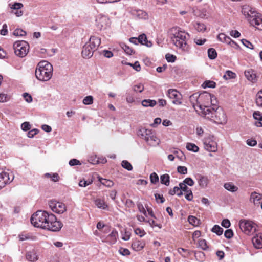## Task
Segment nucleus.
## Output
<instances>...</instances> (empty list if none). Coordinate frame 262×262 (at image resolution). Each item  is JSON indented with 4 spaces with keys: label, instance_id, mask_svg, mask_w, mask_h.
Returning a JSON list of instances; mask_svg holds the SVG:
<instances>
[{
    "label": "nucleus",
    "instance_id": "46",
    "mask_svg": "<svg viewBox=\"0 0 262 262\" xmlns=\"http://www.w3.org/2000/svg\"><path fill=\"white\" fill-rule=\"evenodd\" d=\"M13 35L16 36H24L26 35V32L21 29H16L14 31Z\"/></svg>",
    "mask_w": 262,
    "mask_h": 262
},
{
    "label": "nucleus",
    "instance_id": "31",
    "mask_svg": "<svg viewBox=\"0 0 262 262\" xmlns=\"http://www.w3.org/2000/svg\"><path fill=\"white\" fill-rule=\"evenodd\" d=\"M255 103L259 107H262V90L259 91L256 95Z\"/></svg>",
    "mask_w": 262,
    "mask_h": 262
},
{
    "label": "nucleus",
    "instance_id": "38",
    "mask_svg": "<svg viewBox=\"0 0 262 262\" xmlns=\"http://www.w3.org/2000/svg\"><path fill=\"white\" fill-rule=\"evenodd\" d=\"M198 247L203 250H206L208 248L206 240L202 239L198 241Z\"/></svg>",
    "mask_w": 262,
    "mask_h": 262
},
{
    "label": "nucleus",
    "instance_id": "62",
    "mask_svg": "<svg viewBox=\"0 0 262 262\" xmlns=\"http://www.w3.org/2000/svg\"><path fill=\"white\" fill-rule=\"evenodd\" d=\"M23 97L27 102L31 103L32 101V97L28 93H24L23 94Z\"/></svg>",
    "mask_w": 262,
    "mask_h": 262
},
{
    "label": "nucleus",
    "instance_id": "52",
    "mask_svg": "<svg viewBox=\"0 0 262 262\" xmlns=\"http://www.w3.org/2000/svg\"><path fill=\"white\" fill-rule=\"evenodd\" d=\"M21 128L24 131H27L31 129V125L28 122H25L21 124Z\"/></svg>",
    "mask_w": 262,
    "mask_h": 262
},
{
    "label": "nucleus",
    "instance_id": "41",
    "mask_svg": "<svg viewBox=\"0 0 262 262\" xmlns=\"http://www.w3.org/2000/svg\"><path fill=\"white\" fill-rule=\"evenodd\" d=\"M208 55L210 59H214L216 57L217 53L215 49L210 48L208 50Z\"/></svg>",
    "mask_w": 262,
    "mask_h": 262
},
{
    "label": "nucleus",
    "instance_id": "18",
    "mask_svg": "<svg viewBox=\"0 0 262 262\" xmlns=\"http://www.w3.org/2000/svg\"><path fill=\"white\" fill-rule=\"evenodd\" d=\"M95 51V49H93V48L91 47H90L85 43L83 47L81 54L83 58H90L93 56Z\"/></svg>",
    "mask_w": 262,
    "mask_h": 262
},
{
    "label": "nucleus",
    "instance_id": "6",
    "mask_svg": "<svg viewBox=\"0 0 262 262\" xmlns=\"http://www.w3.org/2000/svg\"><path fill=\"white\" fill-rule=\"evenodd\" d=\"M137 135L144 140L149 146L156 147L160 143V140L157 137L155 132L151 129L141 127L137 131Z\"/></svg>",
    "mask_w": 262,
    "mask_h": 262
},
{
    "label": "nucleus",
    "instance_id": "1",
    "mask_svg": "<svg viewBox=\"0 0 262 262\" xmlns=\"http://www.w3.org/2000/svg\"><path fill=\"white\" fill-rule=\"evenodd\" d=\"M30 220L34 227L53 232L59 231L62 226V223L57 220L53 214H49L46 211H36L32 215Z\"/></svg>",
    "mask_w": 262,
    "mask_h": 262
},
{
    "label": "nucleus",
    "instance_id": "37",
    "mask_svg": "<svg viewBox=\"0 0 262 262\" xmlns=\"http://www.w3.org/2000/svg\"><path fill=\"white\" fill-rule=\"evenodd\" d=\"M215 82L210 80H206L202 84V86L204 89L206 88H214L215 87Z\"/></svg>",
    "mask_w": 262,
    "mask_h": 262
},
{
    "label": "nucleus",
    "instance_id": "51",
    "mask_svg": "<svg viewBox=\"0 0 262 262\" xmlns=\"http://www.w3.org/2000/svg\"><path fill=\"white\" fill-rule=\"evenodd\" d=\"M138 210L142 213L145 216H147V212L143 205L141 203H137Z\"/></svg>",
    "mask_w": 262,
    "mask_h": 262
},
{
    "label": "nucleus",
    "instance_id": "2",
    "mask_svg": "<svg viewBox=\"0 0 262 262\" xmlns=\"http://www.w3.org/2000/svg\"><path fill=\"white\" fill-rule=\"evenodd\" d=\"M213 95L206 92L194 93L190 96L189 99L196 112L205 117H210L211 104L213 103Z\"/></svg>",
    "mask_w": 262,
    "mask_h": 262
},
{
    "label": "nucleus",
    "instance_id": "16",
    "mask_svg": "<svg viewBox=\"0 0 262 262\" xmlns=\"http://www.w3.org/2000/svg\"><path fill=\"white\" fill-rule=\"evenodd\" d=\"M9 6L11 9L15 10L14 13L17 17H20L23 15L24 12L20 10L23 7L22 3L15 2L14 4H10Z\"/></svg>",
    "mask_w": 262,
    "mask_h": 262
},
{
    "label": "nucleus",
    "instance_id": "27",
    "mask_svg": "<svg viewBox=\"0 0 262 262\" xmlns=\"http://www.w3.org/2000/svg\"><path fill=\"white\" fill-rule=\"evenodd\" d=\"M18 238L19 239V241H24L25 240H30V239L34 241V240L36 239V236H33L32 234H31L30 233H22L18 235Z\"/></svg>",
    "mask_w": 262,
    "mask_h": 262
},
{
    "label": "nucleus",
    "instance_id": "17",
    "mask_svg": "<svg viewBox=\"0 0 262 262\" xmlns=\"http://www.w3.org/2000/svg\"><path fill=\"white\" fill-rule=\"evenodd\" d=\"M95 206L99 209L108 210V205L105 202L104 198H96L94 200Z\"/></svg>",
    "mask_w": 262,
    "mask_h": 262
},
{
    "label": "nucleus",
    "instance_id": "24",
    "mask_svg": "<svg viewBox=\"0 0 262 262\" xmlns=\"http://www.w3.org/2000/svg\"><path fill=\"white\" fill-rule=\"evenodd\" d=\"M117 237H118L117 231L115 230H113L111 232V233L106 237L105 240L103 241L108 243L110 244H114L116 242Z\"/></svg>",
    "mask_w": 262,
    "mask_h": 262
},
{
    "label": "nucleus",
    "instance_id": "54",
    "mask_svg": "<svg viewBox=\"0 0 262 262\" xmlns=\"http://www.w3.org/2000/svg\"><path fill=\"white\" fill-rule=\"evenodd\" d=\"M137 40L139 41V43L144 45L147 40L146 36L144 34H141L137 38Z\"/></svg>",
    "mask_w": 262,
    "mask_h": 262
},
{
    "label": "nucleus",
    "instance_id": "45",
    "mask_svg": "<svg viewBox=\"0 0 262 262\" xmlns=\"http://www.w3.org/2000/svg\"><path fill=\"white\" fill-rule=\"evenodd\" d=\"M121 165L124 168L127 169L128 171H130L133 169V167L131 164L126 160L122 161Z\"/></svg>",
    "mask_w": 262,
    "mask_h": 262
},
{
    "label": "nucleus",
    "instance_id": "13",
    "mask_svg": "<svg viewBox=\"0 0 262 262\" xmlns=\"http://www.w3.org/2000/svg\"><path fill=\"white\" fill-rule=\"evenodd\" d=\"M204 148L209 152H216L217 143L212 138H205L204 140Z\"/></svg>",
    "mask_w": 262,
    "mask_h": 262
},
{
    "label": "nucleus",
    "instance_id": "29",
    "mask_svg": "<svg viewBox=\"0 0 262 262\" xmlns=\"http://www.w3.org/2000/svg\"><path fill=\"white\" fill-rule=\"evenodd\" d=\"M224 187L226 190L232 192H236L238 189L236 186L234 185L231 182L225 183Z\"/></svg>",
    "mask_w": 262,
    "mask_h": 262
},
{
    "label": "nucleus",
    "instance_id": "60",
    "mask_svg": "<svg viewBox=\"0 0 262 262\" xmlns=\"http://www.w3.org/2000/svg\"><path fill=\"white\" fill-rule=\"evenodd\" d=\"M166 59L168 62H173L176 59V56L172 54H167L166 55Z\"/></svg>",
    "mask_w": 262,
    "mask_h": 262
},
{
    "label": "nucleus",
    "instance_id": "19",
    "mask_svg": "<svg viewBox=\"0 0 262 262\" xmlns=\"http://www.w3.org/2000/svg\"><path fill=\"white\" fill-rule=\"evenodd\" d=\"M262 200V194L255 191L251 193L250 198V201L256 206H259L260 201Z\"/></svg>",
    "mask_w": 262,
    "mask_h": 262
},
{
    "label": "nucleus",
    "instance_id": "22",
    "mask_svg": "<svg viewBox=\"0 0 262 262\" xmlns=\"http://www.w3.org/2000/svg\"><path fill=\"white\" fill-rule=\"evenodd\" d=\"M131 13L133 16L139 19H147L148 18V14L142 10H133Z\"/></svg>",
    "mask_w": 262,
    "mask_h": 262
},
{
    "label": "nucleus",
    "instance_id": "53",
    "mask_svg": "<svg viewBox=\"0 0 262 262\" xmlns=\"http://www.w3.org/2000/svg\"><path fill=\"white\" fill-rule=\"evenodd\" d=\"M242 43L247 48L253 49V45L246 39H243L241 40Z\"/></svg>",
    "mask_w": 262,
    "mask_h": 262
},
{
    "label": "nucleus",
    "instance_id": "5",
    "mask_svg": "<svg viewBox=\"0 0 262 262\" xmlns=\"http://www.w3.org/2000/svg\"><path fill=\"white\" fill-rule=\"evenodd\" d=\"M53 75V67L47 61H42L38 63L35 71V76L40 81H47Z\"/></svg>",
    "mask_w": 262,
    "mask_h": 262
},
{
    "label": "nucleus",
    "instance_id": "11",
    "mask_svg": "<svg viewBox=\"0 0 262 262\" xmlns=\"http://www.w3.org/2000/svg\"><path fill=\"white\" fill-rule=\"evenodd\" d=\"M49 206L55 213L61 214L66 211V205L56 200H51L49 202Z\"/></svg>",
    "mask_w": 262,
    "mask_h": 262
},
{
    "label": "nucleus",
    "instance_id": "49",
    "mask_svg": "<svg viewBox=\"0 0 262 262\" xmlns=\"http://www.w3.org/2000/svg\"><path fill=\"white\" fill-rule=\"evenodd\" d=\"M127 64L132 67L137 72L141 70V67L138 61H136L134 64L127 63Z\"/></svg>",
    "mask_w": 262,
    "mask_h": 262
},
{
    "label": "nucleus",
    "instance_id": "20",
    "mask_svg": "<svg viewBox=\"0 0 262 262\" xmlns=\"http://www.w3.org/2000/svg\"><path fill=\"white\" fill-rule=\"evenodd\" d=\"M252 244L256 249L262 248V233L257 234L252 238Z\"/></svg>",
    "mask_w": 262,
    "mask_h": 262
},
{
    "label": "nucleus",
    "instance_id": "4",
    "mask_svg": "<svg viewBox=\"0 0 262 262\" xmlns=\"http://www.w3.org/2000/svg\"><path fill=\"white\" fill-rule=\"evenodd\" d=\"M242 13L251 25L255 27L258 30H262V14L247 5L242 7Z\"/></svg>",
    "mask_w": 262,
    "mask_h": 262
},
{
    "label": "nucleus",
    "instance_id": "8",
    "mask_svg": "<svg viewBox=\"0 0 262 262\" xmlns=\"http://www.w3.org/2000/svg\"><path fill=\"white\" fill-rule=\"evenodd\" d=\"M13 49L14 53L17 56L23 58L28 53L29 45L26 41H17L13 44Z\"/></svg>",
    "mask_w": 262,
    "mask_h": 262
},
{
    "label": "nucleus",
    "instance_id": "42",
    "mask_svg": "<svg viewBox=\"0 0 262 262\" xmlns=\"http://www.w3.org/2000/svg\"><path fill=\"white\" fill-rule=\"evenodd\" d=\"M11 98L10 95L0 93V102L4 103L8 101Z\"/></svg>",
    "mask_w": 262,
    "mask_h": 262
},
{
    "label": "nucleus",
    "instance_id": "9",
    "mask_svg": "<svg viewBox=\"0 0 262 262\" xmlns=\"http://www.w3.org/2000/svg\"><path fill=\"white\" fill-rule=\"evenodd\" d=\"M239 226L242 231L246 234H250L256 231V226L251 221L243 220L240 221Z\"/></svg>",
    "mask_w": 262,
    "mask_h": 262
},
{
    "label": "nucleus",
    "instance_id": "33",
    "mask_svg": "<svg viewBox=\"0 0 262 262\" xmlns=\"http://www.w3.org/2000/svg\"><path fill=\"white\" fill-rule=\"evenodd\" d=\"M156 101L154 100L145 99L142 101V105L144 107H153L156 104Z\"/></svg>",
    "mask_w": 262,
    "mask_h": 262
},
{
    "label": "nucleus",
    "instance_id": "32",
    "mask_svg": "<svg viewBox=\"0 0 262 262\" xmlns=\"http://www.w3.org/2000/svg\"><path fill=\"white\" fill-rule=\"evenodd\" d=\"M189 223L194 226H198L200 224V221L194 216H189L188 217Z\"/></svg>",
    "mask_w": 262,
    "mask_h": 262
},
{
    "label": "nucleus",
    "instance_id": "40",
    "mask_svg": "<svg viewBox=\"0 0 262 262\" xmlns=\"http://www.w3.org/2000/svg\"><path fill=\"white\" fill-rule=\"evenodd\" d=\"M236 76V74L233 72L228 70L226 72L225 75L223 76V78L226 79H230L231 78H234Z\"/></svg>",
    "mask_w": 262,
    "mask_h": 262
},
{
    "label": "nucleus",
    "instance_id": "55",
    "mask_svg": "<svg viewBox=\"0 0 262 262\" xmlns=\"http://www.w3.org/2000/svg\"><path fill=\"white\" fill-rule=\"evenodd\" d=\"M177 171L181 174H186L187 173V168L185 166H179L177 167Z\"/></svg>",
    "mask_w": 262,
    "mask_h": 262
},
{
    "label": "nucleus",
    "instance_id": "21",
    "mask_svg": "<svg viewBox=\"0 0 262 262\" xmlns=\"http://www.w3.org/2000/svg\"><path fill=\"white\" fill-rule=\"evenodd\" d=\"M146 245L144 241L135 240L132 244V248L136 251L142 250Z\"/></svg>",
    "mask_w": 262,
    "mask_h": 262
},
{
    "label": "nucleus",
    "instance_id": "10",
    "mask_svg": "<svg viewBox=\"0 0 262 262\" xmlns=\"http://www.w3.org/2000/svg\"><path fill=\"white\" fill-rule=\"evenodd\" d=\"M14 178V175L0 169V189L11 182Z\"/></svg>",
    "mask_w": 262,
    "mask_h": 262
},
{
    "label": "nucleus",
    "instance_id": "57",
    "mask_svg": "<svg viewBox=\"0 0 262 262\" xmlns=\"http://www.w3.org/2000/svg\"><path fill=\"white\" fill-rule=\"evenodd\" d=\"M119 253L123 256L129 255L130 254L129 250L128 249L121 248L119 250Z\"/></svg>",
    "mask_w": 262,
    "mask_h": 262
},
{
    "label": "nucleus",
    "instance_id": "44",
    "mask_svg": "<svg viewBox=\"0 0 262 262\" xmlns=\"http://www.w3.org/2000/svg\"><path fill=\"white\" fill-rule=\"evenodd\" d=\"M121 47L126 54L131 55L133 53V49L128 46L124 43H122L121 45Z\"/></svg>",
    "mask_w": 262,
    "mask_h": 262
},
{
    "label": "nucleus",
    "instance_id": "58",
    "mask_svg": "<svg viewBox=\"0 0 262 262\" xmlns=\"http://www.w3.org/2000/svg\"><path fill=\"white\" fill-rule=\"evenodd\" d=\"M206 41L205 38H195L194 42L198 45H203Z\"/></svg>",
    "mask_w": 262,
    "mask_h": 262
},
{
    "label": "nucleus",
    "instance_id": "23",
    "mask_svg": "<svg viewBox=\"0 0 262 262\" xmlns=\"http://www.w3.org/2000/svg\"><path fill=\"white\" fill-rule=\"evenodd\" d=\"M26 257L28 261L34 262L38 259L39 256L35 250H32L26 253Z\"/></svg>",
    "mask_w": 262,
    "mask_h": 262
},
{
    "label": "nucleus",
    "instance_id": "12",
    "mask_svg": "<svg viewBox=\"0 0 262 262\" xmlns=\"http://www.w3.org/2000/svg\"><path fill=\"white\" fill-rule=\"evenodd\" d=\"M167 95L168 97L172 99V103L176 105L182 104V95L176 89H169L168 91Z\"/></svg>",
    "mask_w": 262,
    "mask_h": 262
},
{
    "label": "nucleus",
    "instance_id": "47",
    "mask_svg": "<svg viewBox=\"0 0 262 262\" xmlns=\"http://www.w3.org/2000/svg\"><path fill=\"white\" fill-rule=\"evenodd\" d=\"M93 103V97L92 96H88L83 100V103L85 105H90Z\"/></svg>",
    "mask_w": 262,
    "mask_h": 262
},
{
    "label": "nucleus",
    "instance_id": "14",
    "mask_svg": "<svg viewBox=\"0 0 262 262\" xmlns=\"http://www.w3.org/2000/svg\"><path fill=\"white\" fill-rule=\"evenodd\" d=\"M96 26L99 29L105 28L110 25V19L106 16L99 14L96 19Z\"/></svg>",
    "mask_w": 262,
    "mask_h": 262
},
{
    "label": "nucleus",
    "instance_id": "25",
    "mask_svg": "<svg viewBox=\"0 0 262 262\" xmlns=\"http://www.w3.org/2000/svg\"><path fill=\"white\" fill-rule=\"evenodd\" d=\"M245 76L248 80L254 83L256 81V75L252 70H248L245 71Z\"/></svg>",
    "mask_w": 262,
    "mask_h": 262
},
{
    "label": "nucleus",
    "instance_id": "56",
    "mask_svg": "<svg viewBox=\"0 0 262 262\" xmlns=\"http://www.w3.org/2000/svg\"><path fill=\"white\" fill-rule=\"evenodd\" d=\"M39 130L37 129H33L28 132L27 133V136L28 138H33L35 135L37 134Z\"/></svg>",
    "mask_w": 262,
    "mask_h": 262
},
{
    "label": "nucleus",
    "instance_id": "48",
    "mask_svg": "<svg viewBox=\"0 0 262 262\" xmlns=\"http://www.w3.org/2000/svg\"><path fill=\"white\" fill-rule=\"evenodd\" d=\"M150 181L153 184H156L159 181V177L155 172L152 173L150 176Z\"/></svg>",
    "mask_w": 262,
    "mask_h": 262
},
{
    "label": "nucleus",
    "instance_id": "34",
    "mask_svg": "<svg viewBox=\"0 0 262 262\" xmlns=\"http://www.w3.org/2000/svg\"><path fill=\"white\" fill-rule=\"evenodd\" d=\"M194 28L198 32H204L206 30V26L202 23L196 22L194 24Z\"/></svg>",
    "mask_w": 262,
    "mask_h": 262
},
{
    "label": "nucleus",
    "instance_id": "3",
    "mask_svg": "<svg viewBox=\"0 0 262 262\" xmlns=\"http://www.w3.org/2000/svg\"><path fill=\"white\" fill-rule=\"evenodd\" d=\"M169 35L172 43L185 53L190 51V47L187 43V36L189 34L179 27L171 28L169 31Z\"/></svg>",
    "mask_w": 262,
    "mask_h": 262
},
{
    "label": "nucleus",
    "instance_id": "43",
    "mask_svg": "<svg viewBox=\"0 0 262 262\" xmlns=\"http://www.w3.org/2000/svg\"><path fill=\"white\" fill-rule=\"evenodd\" d=\"M212 231L215 233L217 235H222L223 232V229L220 226L218 225H215L212 229Z\"/></svg>",
    "mask_w": 262,
    "mask_h": 262
},
{
    "label": "nucleus",
    "instance_id": "61",
    "mask_svg": "<svg viewBox=\"0 0 262 262\" xmlns=\"http://www.w3.org/2000/svg\"><path fill=\"white\" fill-rule=\"evenodd\" d=\"M253 116L255 120H262V113H261L260 112H254L253 113Z\"/></svg>",
    "mask_w": 262,
    "mask_h": 262
},
{
    "label": "nucleus",
    "instance_id": "35",
    "mask_svg": "<svg viewBox=\"0 0 262 262\" xmlns=\"http://www.w3.org/2000/svg\"><path fill=\"white\" fill-rule=\"evenodd\" d=\"M169 176L168 174H164L160 177V181L161 183L165 185L166 186H168L169 185Z\"/></svg>",
    "mask_w": 262,
    "mask_h": 262
},
{
    "label": "nucleus",
    "instance_id": "50",
    "mask_svg": "<svg viewBox=\"0 0 262 262\" xmlns=\"http://www.w3.org/2000/svg\"><path fill=\"white\" fill-rule=\"evenodd\" d=\"M133 90L136 92H142L144 90V86L140 83L134 86Z\"/></svg>",
    "mask_w": 262,
    "mask_h": 262
},
{
    "label": "nucleus",
    "instance_id": "36",
    "mask_svg": "<svg viewBox=\"0 0 262 262\" xmlns=\"http://www.w3.org/2000/svg\"><path fill=\"white\" fill-rule=\"evenodd\" d=\"M186 147L187 150L194 152H198L199 150L198 146L192 143H187Z\"/></svg>",
    "mask_w": 262,
    "mask_h": 262
},
{
    "label": "nucleus",
    "instance_id": "59",
    "mask_svg": "<svg viewBox=\"0 0 262 262\" xmlns=\"http://www.w3.org/2000/svg\"><path fill=\"white\" fill-rule=\"evenodd\" d=\"M134 231L135 234L139 235L140 237H143L145 234L144 230L140 228H136L135 229Z\"/></svg>",
    "mask_w": 262,
    "mask_h": 262
},
{
    "label": "nucleus",
    "instance_id": "15",
    "mask_svg": "<svg viewBox=\"0 0 262 262\" xmlns=\"http://www.w3.org/2000/svg\"><path fill=\"white\" fill-rule=\"evenodd\" d=\"M101 43V39L96 36H92L90 37L89 41L85 43L90 47H92L96 51L98 49Z\"/></svg>",
    "mask_w": 262,
    "mask_h": 262
},
{
    "label": "nucleus",
    "instance_id": "26",
    "mask_svg": "<svg viewBox=\"0 0 262 262\" xmlns=\"http://www.w3.org/2000/svg\"><path fill=\"white\" fill-rule=\"evenodd\" d=\"M217 39L221 42L226 43L228 45L235 43V41L232 40L229 36L224 33H220L217 36Z\"/></svg>",
    "mask_w": 262,
    "mask_h": 262
},
{
    "label": "nucleus",
    "instance_id": "7",
    "mask_svg": "<svg viewBox=\"0 0 262 262\" xmlns=\"http://www.w3.org/2000/svg\"><path fill=\"white\" fill-rule=\"evenodd\" d=\"M210 117H206L207 119L213 120L214 122L225 124L227 121V118L224 111L220 107L217 108L215 110L214 108H211L210 111Z\"/></svg>",
    "mask_w": 262,
    "mask_h": 262
},
{
    "label": "nucleus",
    "instance_id": "39",
    "mask_svg": "<svg viewBox=\"0 0 262 262\" xmlns=\"http://www.w3.org/2000/svg\"><path fill=\"white\" fill-rule=\"evenodd\" d=\"M171 195L177 194L178 196H180L183 194L182 191L180 189L179 187L176 186L172 190H170L169 192Z\"/></svg>",
    "mask_w": 262,
    "mask_h": 262
},
{
    "label": "nucleus",
    "instance_id": "28",
    "mask_svg": "<svg viewBox=\"0 0 262 262\" xmlns=\"http://www.w3.org/2000/svg\"><path fill=\"white\" fill-rule=\"evenodd\" d=\"M208 179L206 177L201 175L199 176L198 183L199 186L202 188H205L207 187L208 184Z\"/></svg>",
    "mask_w": 262,
    "mask_h": 262
},
{
    "label": "nucleus",
    "instance_id": "64",
    "mask_svg": "<svg viewBox=\"0 0 262 262\" xmlns=\"http://www.w3.org/2000/svg\"><path fill=\"white\" fill-rule=\"evenodd\" d=\"M224 235L227 238H231L233 235L232 230L231 229H228L226 230L224 233Z\"/></svg>",
    "mask_w": 262,
    "mask_h": 262
},
{
    "label": "nucleus",
    "instance_id": "63",
    "mask_svg": "<svg viewBox=\"0 0 262 262\" xmlns=\"http://www.w3.org/2000/svg\"><path fill=\"white\" fill-rule=\"evenodd\" d=\"M155 196L156 200L158 203H163L165 201L162 195H160L159 194L156 193L155 194Z\"/></svg>",
    "mask_w": 262,
    "mask_h": 262
},
{
    "label": "nucleus",
    "instance_id": "30",
    "mask_svg": "<svg viewBox=\"0 0 262 262\" xmlns=\"http://www.w3.org/2000/svg\"><path fill=\"white\" fill-rule=\"evenodd\" d=\"M99 181L102 185L107 187H112L114 184L112 181L102 178H99Z\"/></svg>",
    "mask_w": 262,
    "mask_h": 262
}]
</instances>
